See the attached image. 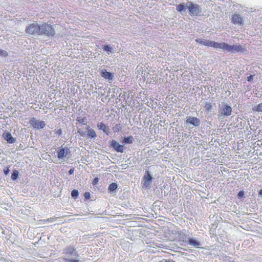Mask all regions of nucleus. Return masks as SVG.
Returning <instances> with one entry per match:
<instances>
[{"mask_svg":"<svg viewBox=\"0 0 262 262\" xmlns=\"http://www.w3.org/2000/svg\"><path fill=\"white\" fill-rule=\"evenodd\" d=\"M100 73L101 76L105 79L112 80L114 78V75L112 73L107 72L105 69L101 70Z\"/></svg>","mask_w":262,"mask_h":262,"instance_id":"13","label":"nucleus"},{"mask_svg":"<svg viewBox=\"0 0 262 262\" xmlns=\"http://www.w3.org/2000/svg\"><path fill=\"white\" fill-rule=\"evenodd\" d=\"M118 187V185L116 183H111L108 188V190H109L110 192H113Z\"/></svg>","mask_w":262,"mask_h":262,"instance_id":"22","label":"nucleus"},{"mask_svg":"<svg viewBox=\"0 0 262 262\" xmlns=\"http://www.w3.org/2000/svg\"><path fill=\"white\" fill-rule=\"evenodd\" d=\"M78 133H79L80 136L82 137H84L85 135V133L83 131L80 132V131L78 130Z\"/></svg>","mask_w":262,"mask_h":262,"instance_id":"40","label":"nucleus"},{"mask_svg":"<svg viewBox=\"0 0 262 262\" xmlns=\"http://www.w3.org/2000/svg\"><path fill=\"white\" fill-rule=\"evenodd\" d=\"M211 107L212 105L210 103H208L207 102H205V107L208 112H209L210 110Z\"/></svg>","mask_w":262,"mask_h":262,"instance_id":"31","label":"nucleus"},{"mask_svg":"<svg viewBox=\"0 0 262 262\" xmlns=\"http://www.w3.org/2000/svg\"><path fill=\"white\" fill-rule=\"evenodd\" d=\"M70 148L68 147H61L57 150V157L59 159H63V158L68 159L71 155Z\"/></svg>","mask_w":262,"mask_h":262,"instance_id":"6","label":"nucleus"},{"mask_svg":"<svg viewBox=\"0 0 262 262\" xmlns=\"http://www.w3.org/2000/svg\"><path fill=\"white\" fill-rule=\"evenodd\" d=\"M110 146L117 152L123 153L124 151V146L114 139L111 141Z\"/></svg>","mask_w":262,"mask_h":262,"instance_id":"9","label":"nucleus"},{"mask_svg":"<svg viewBox=\"0 0 262 262\" xmlns=\"http://www.w3.org/2000/svg\"><path fill=\"white\" fill-rule=\"evenodd\" d=\"M98 182H99V179H98V178L97 177V178H95L94 179L92 184L93 185H95L98 184Z\"/></svg>","mask_w":262,"mask_h":262,"instance_id":"35","label":"nucleus"},{"mask_svg":"<svg viewBox=\"0 0 262 262\" xmlns=\"http://www.w3.org/2000/svg\"><path fill=\"white\" fill-rule=\"evenodd\" d=\"M121 129V126L120 124H117L113 128V130L114 133H118Z\"/></svg>","mask_w":262,"mask_h":262,"instance_id":"27","label":"nucleus"},{"mask_svg":"<svg viewBox=\"0 0 262 262\" xmlns=\"http://www.w3.org/2000/svg\"><path fill=\"white\" fill-rule=\"evenodd\" d=\"M55 133L57 135L60 136L61 135H62V133L61 129V128L58 129L57 130H56Z\"/></svg>","mask_w":262,"mask_h":262,"instance_id":"38","label":"nucleus"},{"mask_svg":"<svg viewBox=\"0 0 262 262\" xmlns=\"http://www.w3.org/2000/svg\"><path fill=\"white\" fill-rule=\"evenodd\" d=\"M40 25L37 23H33L29 25L26 28V32L27 33L31 35H40Z\"/></svg>","mask_w":262,"mask_h":262,"instance_id":"2","label":"nucleus"},{"mask_svg":"<svg viewBox=\"0 0 262 262\" xmlns=\"http://www.w3.org/2000/svg\"><path fill=\"white\" fill-rule=\"evenodd\" d=\"M133 137L132 136H130L128 137H125L122 139L121 142L124 144H132L133 142Z\"/></svg>","mask_w":262,"mask_h":262,"instance_id":"21","label":"nucleus"},{"mask_svg":"<svg viewBox=\"0 0 262 262\" xmlns=\"http://www.w3.org/2000/svg\"><path fill=\"white\" fill-rule=\"evenodd\" d=\"M187 8L189 10V13L190 15L197 16L200 13L199 6L192 2H187Z\"/></svg>","mask_w":262,"mask_h":262,"instance_id":"5","label":"nucleus"},{"mask_svg":"<svg viewBox=\"0 0 262 262\" xmlns=\"http://www.w3.org/2000/svg\"><path fill=\"white\" fill-rule=\"evenodd\" d=\"M3 136L9 143H14L16 141V139L13 138L9 133H5L3 134Z\"/></svg>","mask_w":262,"mask_h":262,"instance_id":"18","label":"nucleus"},{"mask_svg":"<svg viewBox=\"0 0 262 262\" xmlns=\"http://www.w3.org/2000/svg\"><path fill=\"white\" fill-rule=\"evenodd\" d=\"M187 8V3L185 4L184 3H181L177 6L176 7V10L180 12L182 14L184 13L185 10Z\"/></svg>","mask_w":262,"mask_h":262,"instance_id":"20","label":"nucleus"},{"mask_svg":"<svg viewBox=\"0 0 262 262\" xmlns=\"http://www.w3.org/2000/svg\"><path fill=\"white\" fill-rule=\"evenodd\" d=\"M103 132L107 135H109L110 134V129L107 126H106L105 129L103 130Z\"/></svg>","mask_w":262,"mask_h":262,"instance_id":"33","label":"nucleus"},{"mask_svg":"<svg viewBox=\"0 0 262 262\" xmlns=\"http://www.w3.org/2000/svg\"><path fill=\"white\" fill-rule=\"evenodd\" d=\"M79 195V192L76 189H74L71 192V196L74 199H77Z\"/></svg>","mask_w":262,"mask_h":262,"instance_id":"26","label":"nucleus"},{"mask_svg":"<svg viewBox=\"0 0 262 262\" xmlns=\"http://www.w3.org/2000/svg\"><path fill=\"white\" fill-rule=\"evenodd\" d=\"M84 196L85 199H89L91 198V193L89 192H85Z\"/></svg>","mask_w":262,"mask_h":262,"instance_id":"34","label":"nucleus"},{"mask_svg":"<svg viewBox=\"0 0 262 262\" xmlns=\"http://www.w3.org/2000/svg\"><path fill=\"white\" fill-rule=\"evenodd\" d=\"M219 106V113L220 116L227 117L231 115L232 108L228 104L222 103Z\"/></svg>","mask_w":262,"mask_h":262,"instance_id":"3","label":"nucleus"},{"mask_svg":"<svg viewBox=\"0 0 262 262\" xmlns=\"http://www.w3.org/2000/svg\"><path fill=\"white\" fill-rule=\"evenodd\" d=\"M242 50V47L239 45L235 44L233 45H229L227 44L226 51L228 52H230L232 53H236L237 52L241 51Z\"/></svg>","mask_w":262,"mask_h":262,"instance_id":"10","label":"nucleus"},{"mask_svg":"<svg viewBox=\"0 0 262 262\" xmlns=\"http://www.w3.org/2000/svg\"><path fill=\"white\" fill-rule=\"evenodd\" d=\"M227 44L225 42H217L215 41L212 42V47L217 49L219 51H226Z\"/></svg>","mask_w":262,"mask_h":262,"instance_id":"12","label":"nucleus"},{"mask_svg":"<svg viewBox=\"0 0 262 262\" xmlns=\"http://www.w3.org/2000/svg\"><path fill=\"white\" fill-rule=\"evenodd\" d=\"M8 53L6 51L0 49V56L1 57H6L8 56Z\"/></svg>","mask_w":262,"mask_h":262,"instance_id":"30","label":"nucleus"},{"mask_svg":"<svg viewBox=\"0 0 262 262\" xmlns=\"http://www.w3.org/2000/svg\"><path fill=\"white\" fill-rule=\"evenodd\" d=\"M237 196L238 198H241L243 197H245V192L244 190H241L238 192L237 194Z\"/></svg>","mask_w":262,"mask_h":262,"instance_id":"32","label":"nucleus"},{"mask_svg":"<svg viewBox=\"0 0 262 262\" xmlns=\"http://www.w3.org/2000/svg\"><path fill=\"white\" fill-rule=\"evenodd\" d=\"M186 122L187 123H190L195 127L200 126L201 124L200 120L195 117L187 116Z\"/></svg>","mask_w":262,"mask_h":262,"instance_id":"11","label":"nucleus"},{"mask_svg":"<svg viewBox=\"0 0 262 262\" xmlns=\"http://www.w3.org/2000/svg\"><path fill=\"white\" fill-rule=\"evenodd\" d=\"M253 111L257 112H262V103L253 108Z\"/></svg>","mask_w":262,"mask_h":262,"instance_id":"25","label":"nucleus"},{"mask_svg":"<svg viewBox=\"0 0 262 262\" xmlns=\"http://www.w3.org/2000/svg\"><path fill=\"white\" fill-rule=\"evenodd\" d=\"M74 168L71 169L69 170L68 173L69 174H72L74 173Z\"/></svg>","mask_w":262,"mask_h":262,"instance_id":"41","label":"nucleus"},{"mask_svg":"<svg viewBox=\"0 0 262 262\" xmlns=\"http://www.w3.org/2000/svg\"><path fill=\"white\" fill-rule=\"evenodd\" d=\"M103 51H105L108 55L116 52V50L111 47L110 45H104L102 47Z\"/></svg>","mask_w":262,"mask_h":262,"instance_id":"17","label":"nucleus"},{"mask_svg":"<svg viewBox=\"0 0 262 262\" xmlns=\"http://www.w3.org/2000/svg\"><path fill=\"white\" fill-rule=\"evenodd\" d=\"M106 125L102 122H100V123H97V127L100 130H103V129H105V127H106Z\"/></svg>","mask_w":262,"mask_h":262,"instance_id":"28","label":"nucleus"},{"mask_svg":"<svg viewBox=\"0 0 262 262\" xmlns=\"http://www.w3.org/2000/svg\"><path fill=\"white\" fill-rule=\"evenodd\" d=\"M159 262H175L172 259H163Z\"/></svg>","mask_w":262,"mask_h":262,"instance_id":"36","label":"nucleus"},{"mask_svg":"<svg viewBox=\"0 0 262 262\" xmlns=\"http://www.w3.org/2000/svg\"><path fill=\"white\" fill-rule=\"evenodd\" d=\"M56 220V218L52 217V218L48 219L47 220H40V222H43V223H45V222L52 223V222H55Z\"/></svg>","mask_w":262,"mask_h":262,"instance_id":"29","label":"nucleus"},{"mask_svg":"<svg viewBox=\"0 0 262 262\" xmlns=\"http://www.w3.org/2000/svg\"><path fill=\"white\" fill-rule=\"evenodd\" d=\"M258 196H262V189H260L258 193Z\"/></svg>","mask_w":262,"mask_h":262,"instance_id":"42","label":"nucleus"},{"mask_svg":"<svg viewBox=\"0 0 262 262\" xmlns=\"http://www.w3.org/2000/svg\"><path fill=\"white\" fill-rule=\"evenodd\" d=\"M188 244L191 246H192L196 248H201L202 245L200 242L195 238H188Z\"/></svg>","mask_w":262,"mask_h":262,"instance_id":"16","label":"nucleus"},{"mask_svg":"<svg viewBox=\"0 0 262 262\" xmlns=\"http://www.w3.org/2000/svg\"><path fill=\"white\" fill-rule=\"evenodd\" d=\"M40 35H46L52 36L55 34V30L52 25L47 23L40 25Z\"/></svg>","mask_w":262,"mask_h":262,"instance_id":"4","label":"nucleus"},{"mask_svg":"<svg viewBox=\"0 0 262 262\" xmlns=\"http://www.w3.org/2000/svg\"><path fill=\"white\" fill-rule=\"evenodd\" d=\"M76 120L79 123L83 125H86L88 123L87 118L84 117L83 118L78 117Z\"/></svg>","mask_w":262,"mask_h":262,"instance_id":"23","label":"nucleus"},{"mask_svg":"<svg viewBox=\"0 0 262 262\" xmlns=\"http://www.w3.org/2000/svg\"><path fill=\"white\" fill-rule=\"evenodd\" d=\"M29 123L34 128L38 129H42L46 126L45 121L38 120L34 117L30 119Z\"/></svg>","mask_w":262,"mask_h":262,"instance_id":"8","label":"nucleus"},{"mask_svg":"<svg viewBox=\"0 0 262 262\" xmlns=\"http://www.w3.org/2000/svg\"><path fill=\"white\" fill-rule=\"evenodd\" d=\"M18 174H19V172L18 171L16 170V169H14L12 171V173L11 174V179L12 180H16L17 178H18Z\"/></svg>","mask_w":262,"mask_h":262,"instance_id":"24","label":"nucleus"},{"mask_svg":"<svg viewBox=\"0 0 262 262\" xmlns=\"http://www.w3.org/2000/svg\"><path fill=\"white\" fill-rule=\"evenodd\" d=\"M195 41L203 46H207V47H212V42L213 41H211L209 40H206V39H202L200 38H196L195 39Z\"/></svg>","mask_w":262,"mask_h":262,"instance_id":"15","label":"nucleus"},{"mask_svg":"<svg viewBox=\"0 0 262 262\" xmlns=\"http://www.w3.org/2000/svg\"><path fill=\"white\" fill-rule=\"evenodd\" d=\"M10 170L9 169V168L8 167L4 169V173L6 175L8 174L10 172Z\"/></svg>","mask_w":262,"mask_h":262,"instance_id":"37","label":"nucleus"},{"mask_svg":"<svg viewBox=\"0 0 262 262\" xmlns=\"http://www.w3.org/2000/svg\"><path fill=\"white\" fill-rule=\"evenodd\" d=\"M253 76H254L252 75H250L247 77V80L249 82L251 81L253 79Z\"/></svg>","mask_w":262,"mask_h":262,"instance_id":"39","label":"nucleus"},{"mask_svg":"<svg viewBox=\"0 0 262 262\" xmlns=\"http://www.w3.org/2000/svg\"><path fill=\"white\" fill-rule=\"evenodd\" d=\"M65 254L64 260L66 262H79L80 256L76 249L72 246L66 247L63 250Z\"/></svg>","mask_w":262,"mask_h":262,"instance_id":"1","label":"nucleus"},{"mask_svg":"<svg viewBox=\"0 0 262 262\" xmlns=\"http://www.w3.org/2000/svg\"><path fill=\"white\" fill-rule=\"evenodd\" d=\"M152 180V177L150 175L149 172L147 170L146 171L141 182V184L143 185V187L146 188L150 187Z\"/></svg>","mask_w":262,"mask_h":262,"instance_id":"7","label":"nucleus"},{"mask_svg":"<svg viewBox=\"0 0 262 262\" xmlns=\"http://www.w3.org/2000/svg\"><path fill=\"white\" fill-rule=\"evenodd\" d=\"M87 135L89 138L91 139H95L97 137V134L95 131L90 128L89 126L87 127Z\"/></svg>","mask_w":262,"mask_h":262,"instance_id":"19","label":"nucleus"},{"mask_svg":"<svg viewBox=\"0 0 262 262\" xmlns=\"http://www.w3.org/2000/svg\"><path fill=\"white\" fill-rule=\"evenodd\" d=\"M232 23L234 24L241 25L243 23V18L237 14H234L232 17Z\"/></svg>","mask_w":262,"mask_h":262,"instance_id":"14","label":"nucleus"}]
</instances>
